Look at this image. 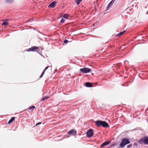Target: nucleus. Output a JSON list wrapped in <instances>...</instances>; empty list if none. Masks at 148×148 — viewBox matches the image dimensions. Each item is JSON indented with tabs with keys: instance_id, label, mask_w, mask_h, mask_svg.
<instances>
[{
	"instance_id": "f257e3e1",
	"label": "nucleus",
	"mask_w": 148,
	"mask_h": 148,
	"mask_svg": "<svg viewBox=\"0 0 148 148\" xmlns=\"http://www.w3.org/2000/svg\"><path fill=\"white\" fill-rule=\"evenodd\" d=\"M95 123L98 127L102 126L103 127L107 128L109 126L108 123L104 121L97 120L95 121Z\"/></svg>"
},
{
	"instance_id": "f03ea898",
	"label": "nucleus",
	"mask_w": 148,
	"mask_h": 148,
	"mask_svg": "<svg viewBox=\"0 0 148 148\" xmlns=\"http://www.w3.org/2000/svg\"><path fill=\"white\" fill-rule=\"evenodd\" d=\"M130 143V139L127 138H124L122 139L119 146L121 148H124L125 146Z\"/></svg>"
},
{
	"instance_id": "7ed1b4c3",
	"label": "nucleus",
	"mask_w": 148,
	"mask_h": 148,
	"mask_svg": "<svg viewBox=\"0 0 148 148\" xmlns=\"http://www.w3.org/2000/svg\"><path fill=\"white\" fill-rule=\"evenodd\" d=\"M138 142L141 145H148V136H146L142 137L139 140Z\"/></svg>"
},
{
	"instance_id": "20e7f679",
	"label": "nucleus",
	"mask_w": 148,
	"mask_h": 148,
	"mask_svg": "<svg viewBox=\"0 0 148 148\" xmlns=\"http://www.w3.org/2000/svg\"><path fill=\"white\" fill-rule=\"evenodd\" d=\"M94 134L93 130L90 129L88 130L86 132V134L88 138H90Z\"/></svg>"
},
{
	"instance_id": "39448f33",
	"label": "nucleus",
	"mask_w": 148,
	"mask_h": 148,
	"mask_svg": "<svg viewBox=\"0 0 148 148\" xmlns=\"http://www.w3.org/2000/svg\"><path fill=\"white\" fill-rule=\"evenodd\" d=\"M79 71L82 73H87L90 72L91 69L87 67L81 68L80 69Z\"/></svg>"
},
{
	"instance_id": "423d86ee",
	"label": "nucleus",
	"mask_w": 148,
	"mask_h": 148,
	"mask_svg": "<svg viewBox=\"0 0 148 148\" xmlns=\"http://www.w3.org/2000/svg\"><path fill=\"white\" fill-rule=\"evenodd\" d=\"M77 132L74 129H72L69 130L67 133V134L71 135L73 136H75L76 135Z\"/></svg>"
},
{
	"instance_id": "0eeeda50",
	"label": "nucleus",
	"mask_w": 148,
	"mask_h": 148,
	"mask_svg": "<svg viewBox=\"0 0 148 148\" xmlns=\"http://www.w3.org/2000/svg\"><path fill=\"white\" fill-rule=\"evenodd\" d=\"M38 48L37 47L34 46L28 49L27 50V51H36L38 49Z\"/></svg>"
},
{
	"instance_id": "6e6552de",
	"label": "nucleus",
	"mask_w": 148,
	"mask_h": 148,
	"mask_svg": "<svg viewBox=\"0 0 148 148\" xmlns=\"http://www.w3.org/2000/svg\"><path fill=\"white\" fill-rule=\"evenodd\" d=\"M110 143V142L106 141L103 143L100 146V148H102L104 146L108 145Z\"/></svg>"
},
{
	"instance_id": "1a4fd4ad",
	"label": "nucleus",
	"mask_w": 148,
	"mask_h": 148,
	"mask_svg": "<svg viewBox=\"0 0 148 148\" xmlns=\"http://www.w3.org/2000/svg\"><path fill=\"white\" fill-rule=\"evenodd\" d=\"M56 3V1H53L49 5V7L54 8L55 6Z\"/></svg>"
},
{
	"instance_id": "9d476101",
	"label": "nucleus",
	"mask_w": 148,
	"mask_h": 148,
	"mask_svg": "<svg viewBox=\"0 0 148 148\" xmlns=\"http://www.w3.org/2000/svg\"><path fill=\"white\" fill-rule=\"evenodd\" d=\"M85 85L86 87H91L92 86V83L89 82L85 83Z\"/></svg>"
},
{
	"instance_id": "9b49d317",
	"label": "nucleus",
	"mask_w": 148,
	"mask_h": 148,
	"mask_svg": "<svg viewBox=\"0 0 148 148\" xmlns=\"http://www.w3.org/2000/svg\"><path fill=\"white\" fill-rule=\"evenodd\" d=\"M14 0H5V3L7 4H11L14 2Z\"/></svg>"
},
{
	"instance_id": "f8f14e48",
	"label": "nucleus",
	"mask_w": 148,
	"mask_h": 148,
	"mask_svg": "<svg viewBox=\"0 0 148 148\" xmlns=\"http://www.w3.org/2000/svg\"><path fill=\"white\" fill-rule=\"evenodd\" d=\"M8 19H6L2 23V25H7L8 23Z\"/></svg>"
},
{
	"instance_id": "ddd939ff",
	"label": "nucleus",
	"mask_w": 148,
	"mask_h": 148,
	"mask_svg": "<svg viewBox=\"0 0 148 148\" xmlns=\"http://www.w3.org/2000/svg\"><path fill=\"white\" fill-rule=\"evenodd\" d=\"M126 32L125 31H123L122 32H121L117 34L116 35V36H120L121 35L123 34L125 32Z\"/></svg>"
},
{
	"instance_id": "4468645a",
	"label": "nucleus",
	"mask_w": 148,
	"mask_h": 148,
	"mask_svg": "<svg viewBox=\"0 0 148 148\" xmlns=\"http://www.w3.org/2000/svg\"><path fill=\"white\" fill-rule=\"evenodd\" d=\"M69 15L68 14H64L62 16L64 18L67 19L69 16Z\"/></svg>"
},
{
	"instance_id": "2eb2a0df",
	"label": "nucleus",
	"mask_w": 148,
	"mask_h": 148,
	"mask_svg": "<svg viewBox=\"0 0 148 148\" xmlns=\"http://www.w3.org/2000/svg\"><path fill=\"white\" fill-rule=\"evenodd\" d=\"M15 119V118L14 117H12L8 121V123L9 124L12 123Z\"/></svg>"
},
{
	"instance_id": "dca6fc26",
	"label": "nucleus",
	"mask_w": 148,
	"mask_h": 148,
	"mask_svg": "<svg viewBox=\"0 0 148 148\" xmlns=\"http://www.w3.org/2000/svg\"><path fill=\"white\" fill-rule=\"evenodd\" d=\"M82 0H75V3L77 5L79 4Z\"/></svg>"
},
{
	"instance_id": "f3484780",
	"label": "nucleus",
	"mask_w": 148,
	"mask_h": 148,
	"mask_svg": "<svg viewBox=\"0 0 148 148\" xmlns=\"http://www.w3.org/2000/svg\"><path fill=\"white\" fill-rule=\"evenodd\" d=\"M49 97L48 96H45L44 97H43L42 99V101H44L45 100H46L48 99H49Z\"/></svg>"
},
{
	"instance_id": "a211bd4d",
	"label": "nucleus",
	"mask_w": 148,
	"mask_h": 148,
	"mask_svg": "<svg viewBox=\"0 0 148 148\" xmlns=\"http://www.w3.org/2000/svg\"><path fill=\"white\" fill-rule=\"evenodd\" d=\"M45 71H43L42 72L41 74V75L40 76V78H41V77H42L44 75V73H45Z\"/></svg>"
},
{
	"instance_id": "6ab92c4d",
	"label": "nucleus",
	"mask_w": 148,
	"mask_h": 148,
	"mask_svg": "<svg viewBox=\"0 0 148 148\" xmlns=\"http://www.w3.org/2000/svg\"><path fill=\"white\" fill-rule=\"evenodd\" d=\"M35 108V106H30L29 107V109L30 110H31V109H32V110H33Z\"/></svg>"
},
{
	"instance_id": "aec40b11",
	"label": "nucleus",
	"mask_w": 148,
	"mask_h": 148,
	"mask_svg": "<svg viewBox=\"0 0 148 148\" xmlns=\"http://www.w3.org/2000/svg\"><path fill=\"white\" fill-rule=\"evenodd\" d=\"M116 0H112L110 2V4H111L112 5V4L114 3L115 2Z\"/></svg>"
},
{
	"instance_id": "412c9836",
	"label": "nucleus",
	"mask_w": 148,
	"mask_h": 148,
	"mask_svg": "<svg viewBox=\"0 0 148 148\" xmlns=\"http://www.w3.org/2000/svg\"><path fill=\"white\" fill-rule=\"evenodd\" d=\"M65 21V20L62 18L60 21V23H63Z\"/></svg>"
},
{
	"instance_id": "4be33fe9",
	"label": "nucleus",
	"mask_w": 148,
	"mask_h": 148,
	"mask_svg": "<svg viewBox=\"0 0 148 148\" xmlns=\"http://www.w3.org/2000/svg\"><path fill=\"white\" fill-rule=\"evenodd\" d=\"M112 5L111 4H110V3H109L108 4L107 6V8H110L112 6Z\"/></svg>"
},
{
	"instance_id": "5701e85b",
	"label": "nucleus",
	"mask_w": 148,
	"mask_h": 148,
	"mask_svg": "<svg viewBox=\"0 0 148 148\" xmlns=\"http://www.w3.org/2000/svg\"><path fill=\"white\" fill-rule=\"evenodd\" d=\"M69 41L66 39H65L64 42V43L66 44Z\"/></svg>"
},
{
	"instance_id": "b1692460",
	"label": "nucleus",
	"mask_w": 148,
	"mask_h": 148,
	"mask_svg": "<svg viewBox=\"0 0 148 148\" xmlns=\"http://www.w3.org/2000/svg\"><path fill=\"white\" fill-rule=\"evenodd\" d=\"M49 67V66H48L46 67L45 69L43 70L44 71H45Z\"/></svg>"
},
{
	"instance_id": "393cba45",
	"label": "nucleus",
	"mask_w": 148,
	"mask_h": 148,
	"mask_svg": "<svg viewBox=\"0 0 148 148\" xmlns=\"http://www.w3.org/2000/svg\"><path fill=\"white\" fill-rule=\"evenodd\" d=\"M132 144H130L127 146V148H130L131 147H132Z\"/></svg>"
},
{
	"instance_id": "a878e982",
	"label": "nucleus",
	"mask_w": 148,
	"mask_h": 148,
	"mask_svg": "<svg viewBox=\"0 0 148 148\" xmlns=\"http://www.w3.org/2000/svg\"><path fill=\"white\" fill-rule=\"evenodd\" d=\"M42 123V122H39L38 123H37L36 124V125H40Z\"/></svg>"
},
{
	"instance_id": "bb28decb",
	"label": "nucleus",
	"mask_w": 148,
	"mask_h": 148,
	"mask_svg": "<svg viewBox=\"0 0 148 148\" xmlns=\"http://www.w3.org/2000/svg\"><path fill=\"white\" fill-rule=\"evenodd\" d=\"M134 146H138V144L137 143H136V142H135L134 143Z\"/></svg>"
},
{
	"instance_id": "cd10ccee",
	"label": "nucleus",
	"mask_w": 148,
	"mask_h": 148,
	"mask_svg": "<svg viewBox=\"0 0 148 148\" xmlns=\"http://www.w3.org/2000/svg\"><path fill=\"white\" fill-rule=\"evenodd\" d=\"M115 145H116V144H112V145H111V147H113V146H114Z\"/></svg>"
},
{
	"instance_id": "c85d7f7f",
	"label": "nucleus",
	"mask_w": 148,
	"mask_h": 148,
	"mask_svg": "<svg viewBox=\"0 0 148 148\" xmlns=\"http://www.w3.org/2000/svg\"><path fill=\"white\" fill-rule=\"evenodd\" d=\"M146 14H147L148 15V10L146 12Z\"/></svg>"
},
{
	"instance_id": "c756f323",
	"label": "nucleus",
	"mask_w": 148,
	"mask_h": 148,
	"mask_svg": "<svg viewBox=\"0 0 148 148\" xmlns=\"http://www.w3.org/2000/svg\"><path fill=\"white\" fill-rule=\"evenodd\" d=\"M37 31L38 32H39V33H40V34H42L38 30H37Z\"/></svg>"
},
{
	"instance_id": "7c9ffc66",
	"label": "nucleus",
	"mask_w": 148,
	"mask_h": 148,
	"mask_svg": "<svg viewBox=\"0 0 148 148\" xmlns=\"http://www.w3.org/2000/svg\"><path fill=\"white\" fill-rule=\"evenodd\" d=\"M29 21H29L31 22V21H32V20H29V21Z\"/></svg>"
},
{
	"instance_id": "2f4dec72",
	"label": "nucleus",
	"mask_w": 148,
	"mask_h": 148,
	"mask_svg": "<svg viewBox=\"0 0 148 148\" xmlns=\"http://www.w3.org/2000/svg\"><path fill=\"white\" fill-rule=\"evenodd\" d=\"M121 85L122 86H124V85L123 84H122Z\"/></svg>"
},
{
	"instance_id": "473e14b6",
	"label": "nucleus",
	"mask_w": 148,
	"mask_h": 148,
	"mask_svg": "<svg viewBox=\"0 0 148 148\" xmlns=\"http://www.w3.org/2000/svg\"><path fill=\"white\" fill-rule=\"evenodd\" d=\"M37 52L38 53H39V52L38 51H37Z\"/></svg>"
}]
</instances>
